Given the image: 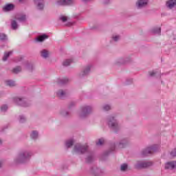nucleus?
I'll return each instance as SVG.
<instances>
[{
    "mask_svg": "<svg viewBox=\"0 0 176 176\" xmlns=\"http://www.w3.org/2000/svg\"><path fill=\"white\" fill-rule=\"evenodd\" d=\"M74 151L78 154L85 153V152L87 151V146H80V144H77L75 146Z\"/></svg>",
    "mask_w": 176,
    "mask_h": 176,
    "instance_id": "f257e3e1",
    "label": "nucleus"
},
{
    "mask_svg": "<svg viewBox=\"0 0 176 176\" xmlns=\"http://www.w3.org/2000/svg\"><path fill=\"white\" fill-rule=\"evenodd\" d=\"M152 166V162H138L135 167L137 168H146L148 167H151Z\"/></svg>",
    "mask_w": 176,
    "mask_h": 176,
    "instance_id": "f03ea898",
    "label": "nucleus"
},
{
    "mask_svg": "<svg viewBox=\"0 0 176 176\" xmlns=\"http://www.w3.org/2000/svg\"><path fill=\"white\" fill-rule=\"evenodd\" d=\"M176 168V161L166 162L165 164V170H174Z\"/></svg>",
    "mask_w": 176,
    "mask_h": 176,
    "instance_id": "7ed1b4c3",
    "label": "nucleus"
},
{
    "mask_svg": "<svg viewBox=\"0 0 176 176\" xmlns=\"http://www.w3.org/2000/svg\"><path fill=\"white\" fill-rule=\"evenodd\" d=\"M74 3L73 0H58L57 5L59 6H65L66 5H72Z\"/></svg>",
    "mask_w": 176,
    "mask_h": 176,
    "instance_id": "20e7f679",
    "label": "nucleus"
},
{
    "mask_svg": "<svg viewBox=\"0 0 176 176\" xmlns=\"http://www.w3.org/2000/svg\"><path fill=\"white\" fill-rule=\"evenodd\" d=\"M91 112V107H85L82 109L81 118H85V116H87L89 113Z\"/></svg>",
    "mask_w": 176,
    "mask_h": 176,
    "instance_id": "39448f33",
    "label": "nucleus"
},
{
    "mask_svg": "<svg viewBox=\"0 0 176 176\" xmlns=\"http://www.w3.org/2000/svg\"><path fill=\"white\" fill-rule=\"evenodd\" d=\"M155 151H156V148H155V146L148 147L142 151V155L143 156H146L151 153H153V152H155Z\"/></svg>",
    "mask_w": 176,
    "mask_h": 176,
    "instance_id": "423d86ee",
    "label": "nucleus"
},
{
    "mask_svg": "<svg viewBox=\"0 0 176 176\" xmlns=\"http://www.w3.org/2000/svg\"><path fill=\"white\" fill-rule=\"evenodd\" d=\"M136 5L138 8H144L148 5V0H138Z\"/></svg>",
    "mask_w": 176,
    "mask_h": 176,
    "instance_id": "0eeeda50",
    "label": "nucleus"
},
{
    "mask_svg": "<svg viewBox=\"0 0 176 176\" xmlns=\"http://www.w3.org/2000/svg\"><path fill=\"white\" fill-rule=\"evenodd\" d=\"M166 6L167 8H169V9H173L174 6H176V0H168L166 2Z\"/></svg>",
    "mask_w": 176,
    "mask_h": 176,
    "instance_id": "6e6552de",
    "label": "nucleus"
},
{
    "mask_svg": "<svg viewBox=\"0 0 176 176\" xmlns=\"http://www.w3.org/2000/svg\"><path fill=\"white\" fill-rule=\"evenodd\" d=\"M109 126L112 127V129H116L118 127V123H116V121H115V119L113 118H111L109 122Z\"/></svg>",
    "mask_w": 176,
    "mask_h": 176,
    "instance_id": "1a4fd4ad",
    "label": "nucleus"
},
{
    "mask_svg": "<svg viewBox=\"0 0 176 176\" xmlns=\"http://www.w3.org/2000/svg\"><path fill=\"white\" fill-rule=\"evenodd\" d=\"M13 9H14V6L13 4H8L3 8V10H5V12L13 10Z\"/></svg>",
    "mask_w": 176,
    "mask_h": 176,
    "instance_id": "9d476101",
    "label": "nucleus"
},
{
    "mask_svg": "<svg viewBox=\"0 0 176 176\" xmlns=\"http://www.w3.org/2000/svg\"><path fill=\"white\" fill-rule=\"evenodd\" d=\"M49 38V36H47V35L46 34H43L41 36H39L37 38L36 41L38 42H43V41H45V39H47Z\"/></svg>",
    "mask_w": 176,
    "mask_h": 176,
    "instance_id": "9b49d317",
    "label": "nucleus"
},
{
    "mask_svg": "<svg viewBox=\"0 0 176 176\" xmlns=\"http://www.w3.org/2000/svg\"><path fill=\"white\" fill-rule=\"evenodd\" d=\"M41 53V57H43L44 58H47V57H49V54H50L49 51L46 50H43Z\"/></svg>",
    "mask_w": 176,
    "mask_h": 176,
    "instance_id": "f8f14e48",
    "label": "nucleus"
},
{
    "mask_svg": "<svg viewBox=\"0 0 176 176\" xmlns=\"http://www.w3.org/2000/svg\"><path fill=\"white\" fill-rule=\"evenodd\" d=\"M38 1H40V2L38 3L37 8L40 10H42V9H43V0H34V2H38Z\"/></svg>",
    "mask_w": 176,
    "mask_h": 176,
    "instance_id": "ddd939ff",
    "label": "nucleus"
},
{
    "mask_svg": "<svg viewBox=\"0 0 176 176\" xmlns=\"http://www.w3.org/2000/svg\"><path fill=\"white\" fill-rule=\"evenodd\" d=\"M11 54H12V52H6L3 57V61H6L9 58V56H10Z\"/></svg>",
    "mask_w": 176,
    "mask_h": 176,
    "instance_id": "4468645a",
    "label": "nucleus"
},
{
    "mask_svg": "<svg viewBox=\"0 0 176 176\" xmlns=\"http://www.w3.org/2000/svg\"><path fill=\"white\" fill-rule=\"evenodd\" d=\"M11 25H12V30H17L18 25H17V22L16 21H14V20L12 21L11 22Z\"/></svg>",
    "mask_w": 176,
    "mask_h": 176,
    "instance_id": "2eb2a0df",
    "label": "nucleus"
},
{
    "mask_svg": "<svg viewBox=\"0 0 176 176\" xmlns=\"http://www.w3.org/2000/svg\"><path fill=\"white\" fill-rule=\"evenodd\" d=\"M21 72V67L18 66L12 69V72L14 74H19V72Z\"/></svg>",
    "mask_w": 176,
    "mask_h": 176,
    "instance_id": "dca6fc26",
    "label": "nucleus"
},
{
    "mask_svg": "<svg viewBox=\"0 0 176 176\" xmlns=\"http://www.w3.org/2000/svg\"><path fill=\"white\" fill-rule=\"evenodd\" d=\"M16 102L19 104V105H23V107H25V104H24V100L21 98H16Z\"/></svg>",
    "mask_w": 176,
    "mask_h": 176,
    "instance_id": "f3484780",
    "label": "nucleus"
},
{
    "mask_svg": "<svg viewBox=\"0 0 176 176\" xmlns=\"http://www.w3.org/2000/svg\"><path fill=\"white\" fill-rule=\"evenodd\" d=\"M58 97H64L65 96V92L63 90H59L57 93Z\"/></svg>",
    "mask_w": 176,
    "mask_h": 176,
    "instance_id": "a211bd4d",
    "label": "nucleus"
},
{
    "mask_svg": "<svg viewBox=\"0 0 176 176\" xmlns=\"http://www.w3.org/2000/svg\"><path fill=\"white\" fill-rule=\"evenodd\" d=\"M6 85L7 86H10V87H13V86H16V84L14 83V82L12 80L6 81Z\"/></svg>",
    "mask_w": 176,
    "mask_h": 176,
    "instance_id": "6ab92c4d",
    "label": "nucleus"
},
{
    "mask_svg": "<svg viewBox=\"0 0 176 176\" xmlns=\"http://www.w3.org/2000/svg\"><path fill=\"white\" fill-rule=\"evenodd\" d=\"M74 145V140H71L66 142V146L67 148H71Z\"/></svg>",
    "mask_w": 176,
    "mask_h": 176,
    "instance_id": "aec40b11",
    "label": "nucleus"
},
{
    "mask_svg": "<svg viewBox=\"0 0 176 176\" xmlns=\"http://www.w3.org/2000/svg\"><path fill=\"white\" fill-rule=\"evenodd\" d=\"M71 63H72V60L67 59L63 62V65L65 67H68V65H69V64H71Z\"/></svg>",
    "mask_w": 176,
    "mask_h": 176,
    "instance_id": "412c9836",
    "label": "nucleus"
},
{
    "mask_svg": "<svg viewBox=\"0 0 176 176\" xmlns=\"http://www.w3.org/2000/svg\"><path fill=\"white\" fill-rule=\"evenodd\" d=\"M38 137V132L36 131H33L31 134V138L33 140H35V138H37Z\"/></svg>",
    "mask_w": 176,
    "mask_h": 176,
    "instance_id": "4be33fe9",
    "label": "nucleus"
},
{
    "mask_svg": "<svg viewBox=\"0 0 176 176\" xmlns=\"http://www.w3.org/2000/svg\"><path fill=\"white\" fill-rule=\"evenodd\" d=\"M60 20H61L63 23H65V21H67V20H68V16L62 15L60 17Z\"/></svg>",
    "mask_w": 176,
    "mask_h": 176,
    "instance_id": "5701e85b",
    "label": "nucleus"
},
{
    "mask_svg": "<svg viewBox=\"0 0 176 176\" xmlns=\"http://www.w3.org/2000/svg\"><path fill=\"white\" fill-rule=\"evenodd\" d=\"M105 142V140L104 139H99L98 142H96V145L100 146L102 145Z\"/></svg>",
    "mask_w": 176,
    "mask_h": 176,
    "instance_id": "b1692460",
    "label": "nucleus"
},
{
    "mask_svg": "<svg viewBox=\"0 0 176 176\" xmlns=\"http://www.w3.org/2000/svg\"><path fill=\"white\" fill-rule=\"evenodd\" d=\"M126 169H127V164H123L122 165H121V168H120L121 171H126Z\"/></svg>",
    "mask_w": 176,
    "mask_h": 176,
    "instance_id": "393cba45",
    "label": "nucleus"
},
{
    "mask_svg": "<svg viewBox=\"0 0 176 176\" xmlns=\"http://www.w3.org/2000/svg\"><path fill=\"white\" fill-rule=\"evenodd\" d=\"M27 153H23L19 155L20 159H25L27 157Z\"/></svg>",
    "mask_w": 176,
    "mask_h": 176,
    "instance_id": "a878e982",
    "label": "nucleus"
},
{
    "mask_svg": "<svg viewBox=\"0 0 176 176\" xmlns=\"http://www.w3.org/2000/svg\"><path fill=\"white\" fill-rule=\"evenodd\" d=\"M1 41H6V39H8V36L5 34H1Z\"/></svg>",
    "mask_w": 176,
    "mask_h": 176,
    "instance_id": "bb28decb",
    "label": "nucleus"
},
{
    "mask_svg": "<svg viewBox=\"0 0 176 176\" xmlns=\"http://www.w3.org/2000/svg\"><path fill=\"white\" fill-rule=\"evenodd\" d=\"M19 21H25V15H22L21 16L17 18Z\"/></svg>",
    "mask_w": 176,
    "mask_h": 176,
    "instance_id": "cd10ccee",
    "label": "nucleus"
},
{
    "mask_svg": "<svg viewBox=\"0 0 176 176\" xmlns=\"http://www.w3.org/2000/svg\"><path fill=\"white\" fill-rule=\"evenodd\" d=\"M90 71V66H88L85 70L84 71L82 75H86V74H87V72H89Z\"/></svg>",
    "mask_w": 176,
    "mask_h": 176,
    "instance_id": "c85d7f7f",
    "label": "nucleus"
},
{
    "mask_svg": "<svg viewBox=\"0 0 176 176\" xmlns=\"http://www.w3.org/2000/svg\"><path fill=\"white\" fill-rule=\"evenodd\" d=\"M8 110V106L6 104H4L1 107V111L5 112V111Z\"/></svg>",
    "mask_w": 176,
    "mask_h": 176,
    "instance_id": "c756f323",
    "label": "nucleus"
},
{
    "mask_svg": "<svg viewBox=\"0 0 176 176\" xmlns=\"http://www.w3.org/2000/svg\"><path fill=\"white\" fill-rule=\"evenodd\" d=\"M103 109H104V111H109V109H111V106H109V105H106V106H104V107H103Z\"/></svg>",
    "mask_w": 176,
    "mask_h": 176,
    "instance_id": "7c9ffc66",
    "label": "nucleus"
},
{
    "mask_svg": "<svg viewBox=\"0 0 176 176\" xmlns=\"http://www.w3.org/2000/svg\"><path fill=\"white\" fill-rule=\"evenodd\" d=\"M171 156H176V148L170 152Z\"/></svg>",
    "mask_w": 176,
    "mask_h": 176,
    "instance_id": "2f4dec72",
    "label": "nucleus"
},
{
    "mask_svg": "<svg viewBox=\"0 0 176 176\" xmlns=\"http://www.w3.org/2000/svg\"><path fill=\"white\" fill-rule=\"evenodd\" d=\"M149 75H150V76H155V75H156V72H149Z\"/></svg>",
    "mask_w": 176,
    "mask_h": 176,
    "instance_id": "473e14b6",
    "label": "nucleus"
},
{
    "mask_svg": "<svg viewBox=\"0 0 176 176\" xmlns=\"http://www.w3.org/2000/svg\"><path fill=\"white\" fill-rule=\"evenodd\" d=\"M160 31H161L160 28H158L157 30H154V32H155L156 34H160Z\"/></svg>",
    "mask_w": 176,
    "mask_h": 176,
    "instance_id": "72a5a7b5",
    "label": "nucleus"
},
{
    "mask_svg": "<svg viewBox=\"0 0 176 176\" xmlns=\"http://www.w3.org/2000/svg\"><path fill=\"white\" fill-rule=\"evenodd\" d=\"M119 36H115L113 37V39L116 42L119 39Z\"/></svg>",
    "mask_w": 176,
    "mask_h": 176,
    "instance_id": "f704fd0d",
    "label": "nucleus"
},
{
    "mask_svg": "<svg viewBox=\"0 0 176 176\" xmlns=\"http://www.w3.org/2000/svg\"><path fill=\"white\" fill-rule=\"evenodd\" d=\"M91 157H89L87 159V163H90V162H91Z\"/></svg>",
    "mask_w": 176,
    "mask_h": 176,
    "instance_id": "c9c22d12",
    "label": "nucleus"
},
{
    "mask_svg": "<svg viewBox=\"0 0 176 176\" xmlns=\"http://www.w3.org/2000/svg\"><path fill=\"white\" fill-rule=\"evenodd\" d=\"M120 148H124V145H123V143H120Z\"/></svg>",
    "mask_w": 176,
    "mask_h": 176,
    "instance_id": "e433bc0d",
    "label": "nucleus"
},
{
    "mask_svg": "<svg viewBox=\"0 0 176 176\" xmlns=\"http://www.w3.org/2000/svg\"><path fill=\"white\" fill-rule=\"evenodd\" d=\"M24 120H25V118H21L20 122H24Z\"/></svg>",
    "mask_w": 176,
    "mask_h": 176,
    "instance_id": "4c0bfd02",
    "label": "nucleus"
},
{
    "mask_svg": "<svg viewBox=\"0 0 176 176\" xmlns=\"http://www.w3.org/2000/svg\"><path fill=\"white\" fill-rule=\"evenodd\" d=\"M108 2H109V0H104V3H108Z\"/></svg>",
    "mask_w": 176,
    "mask_h": 176,
    "instance_id": "58836bf2",
    "label": "nucleus"
},
{
    "mask_svg": "<svg viewBox=\"0 0 176 176\" xmlns=\"http://www.w3.org/2000/svg\"><path fill=\"white\" fill-rule=\"evenodd\" d=\"M64 80L65 82H63V83H65V82H68V78H65Z\"/></svg>",
    "mask_w": 176,
    "mask_h": 176,
    "instance_id": "ea45409f",
    "label": "nucleus"
},
{
    "mask_svg": "<svg viewBox=\"0 0 176 176\" xmlns=\"http://www.w3.org/2000/svg\"><path fill=\"white\" fill-rule=\"evenodd\" d=\"M19 2H24V0H19Z\"/></svg>",
    "mask_w": 176,
    "mask_h": 176,
    "instance_id": "a19ab883",
    "label": "nucleus"
},
{
    "mask_svg": "<svg viewBox=\"0 0 176 176\" xmlns=\"http://www.w3.org/2000/svg\"><path fill=\"white\" fill-rule=\"evenodd\" d=\"M82 1H84V2H87V1H89V0H82Z\"/></svg>",
    "mask_w": 176,
    "mask_h": 176,
    "instance_id": "79ce46f5",
    "label": "nucleus"
}]
</instances>
